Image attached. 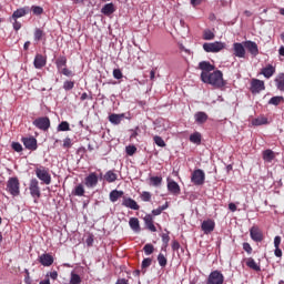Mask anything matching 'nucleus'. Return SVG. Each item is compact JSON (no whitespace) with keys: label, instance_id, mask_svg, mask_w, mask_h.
<instances>
[{"label":"nucleus","instance_id":"f257e3e1","mask_svg":"<svg viewBox=\"0 0 284 284\" xmlns=\"http://www.w3.org/2000/svg\"><path fill=\"white\" fill-rule=\"evenodd\" d=\"M201 81L203 83H209V85H213V88H224L225 80H223V72L221 70H216L213 73L202 72Z\"/></svg>","mask_w":284,"mask_h":284},{"label":"nucleus","instance_id":"f03ea898","mask_svg":"<svg viewBox=\"0 0 284 284\" xmlns=\"http://www.w3.org/2000/svg\"><path fill=\"white\" fill-rule=\"evenodd\" d=\"M37 179L42 181L44 185H50L52 183V175H50V170L45 166H39L34 170Z\"/></svg>","mask_w":284,"mask_h":284},{"label":"nucleus","instance_id":"7ed1b4c3","mask_svg":"<svg viewBox=\"0 0 284 284\" xmlns=\"http://www.w3.org/2000/svg\"><path fill=\"white\" fill-rule=\"evenodd\" d=\"M7 192L11 194V196H19L21 194L19 178H10L7 182Z\"/></svg>","mask_w":284,"mask_h":284},{"label":"nucleus","instance_id":"20e7f679","mask_svg":"<svg viewBox=\"0 0 284 284\" xmlns=\"http://www.w3.org/2000/svg\"><path fill=\"white\" fill-rule=\"evenodd\" d=\"M225 42H206L203 44L204 52H221V50H224Z\"/></svg>","mask_w":284,"mask_h":284},{"label":"nucleus","instance_id":"39448f33","mask_svg":"<svg viewBox=\"0 0 284 284\" xmlns=\"http://www.w3.org/2000/svg\"><path fill=\"white\" fill-rule=\"evenodd\" d=\"M32 124L34 128H38V130H42V132H48L50 130V118L48 116H41L37 118Z\"/></svg>","mask_w":284,"mask_h":284},{"label":"nucleus","instance_id":"423d86ee","mask_svg":"<svg viewBox=\"0 0 284 284\" xmlns=\"http://www.w3.org/2000/svg\"><path fill=\"white\" fill-rule=\"evenodd\" d=\"M191 183L193 185H203L205 183V172L201 169L194 170L191 175Z\"/></svg>","mask_w":284,"mask_h":284},{"label":"nucleus","instance_id":"0eeeda50","mask_svg":"<svg viewBox=\"0 0 284 284\" xmlns=\"http://www.w3.org/2000/svg\"><path fill=\"white\" fill-rule=\"evenodd\" d=\"M29 191L32 199H41V187H39V180L37 179L30 180Z\"/></svg>","mask_w":284,"mask_h":284},{"label":"nucleus","instance_id":"6e6552de","mask_svg":"<svg viewBox=\"0 0 284 284\" xmlns=\"http://www.w3.org/2000/svg\"><path fill=\"white\" fill-rule=\"evenodd\" d=\"M225 277L220 271H213L209 275L206 284H223Z\"/></svg>","mask_w":284,"mask_h":284},{"label":"nucleus","instance_id":"1a4fd4ad","mask_svg":"<svg viewBox=\"0 0 284 284\" xmlns=\"http://www.w3.org/2000/svg\"><path fill=\"white\" fill-rule=\"evenodd\" d=\"M265 90V82L263 80L253 79L251 81V92L252 94H258Z\"/></svg>","mask_w":284,"mask_h":284},{"label":"nucleus","instance_id":"9d476101","mask_svg":"<svg viewBox=\"0 0 284 284\" xmlns=\"http://www.w3.org/2000/svg\"><path fill=\"white\" fill-rule=\"evenodd\" d=\"M84 185L85 187L92 189L97 187L99 185V176L97 173H90L85 179H84Z\"/></svg>","mask_w":284,"mask_h":284},{"label":"nucleus","instance_id":"9b49d317","mask_svg":"<svg viewBox=\"0 0 284 284\" xmlns=\"http://www.w3.org/2000/svg\"><path fill=\"white\" fill-rule=\"evenodd\" d=\"M233 54L237 59H245V45L241 42L233 43Z\"/></svg>","mask_w":284,"mask_h":284},{"label":"nucleus","instance_id":"f8f14e48","mask_svg":"<svg viewBox=\"0 0 284 284\" xmlns=\"http://www.w3.org/2000/svg\"><path fill=\"white\" fill-rule=\"evenodd\" d=\"M250 235L252 241H255V243H261L263 241V232L258 226H252L250 229Z\"/></svg>","mask_w":284,"mask_h":284},{"label":"nucleus","instance_id":"ddd939ff","mask_svg":"<svg viewBox=\"0 0 284 284\" xmlns=\"http://www.w3.org/2000/svg\"><path fill=\"white\" fill-rule=\"evenodd\" d=\"M26 14H30V7H22L17 9L9 18V21L12 22V20L21 19V17H26Z\"/></svg>","mask_w":284,"mask_h":284},{"label":"nucleus","instance_id":"4468645a","mask_svg":"<svg viewBox=\"0 0 284 284\" xmlns=\"http://www.w3.org/2000/svg\"><path fill=\"white\" fill-rule=\"evenodd\" d=\"M201 227L204 234H212V231L216 227V223L213 220H204Z\"/></svg>","mask_w":284,"mask_h":284},{"label":"nucleus","instance_id":"2eb2a0df","mask_svg":"<svg viewBox=\"0 0 284 284\" xmlns=\"http://www.w3.org/2000/svg\"><path fill=\"white\" fill-rule=\"evenodd\" d=\"M244 48L252 54V57H258V44L254 41H245Z\"/></svg>","mask_w":284,"mask_h":284},{"label":"nucleus","instance_id":"dca6fc26","mask_svg":"<svg viewBox=\"0 0 284 284\" xmlns=\"http://www.w3.org/2000/svg\"><path fill=\"white\" fill-rule=\"evenodd\" d=\"M22 143L27 150L34 151L37 150V140L33 136L22 138Z\"/></svg>","mask_w":284,"mask_h":284},{"label":"nucleus","instance_id":"f3484780","mask_svg":"<svg viewBox=\"0 0 284 284\" xmlns=\"http://www.w3.org/2000/svg\"><path fill=\"white\" fill-rule=\"evenodd\" d=\"M123 207H129V210H140L139 203H136L132 197H123L122 201Z\"/></svg>","mask_w":284,"mask_h":284},{"label":"nucleus","instance_id":"a211bd4d","mask_svg":"<svg viewBox=\"0 0 284 284\" xmlns=\"http://www.w3.org/2000/svg\"><path fill=\"white\" fill-rule=\"evenodd\" d=\"M39 262L41 263V265H43V267H50V265L54 263V257H52V255L48 253H44L39 256Z\"/></svg>","mask_w":284,"mask_h":284},{"label":"nucleus","instance_id":"6ab92c4d","mask_svg":"<svg viewBox=\"0 0 284 284\" xmlns=\"http://www.w3.org/2000/svg\"><path fill=\"white\" fill-rule=\"evenodd\" d=\"M45 57L41 55V54H37L33 61V65L36 70H41V68H45Z\"/></svg>","mask_w":284,"mask_h":284},{"label":"nucleus","instance_id":"aec40b11","mask_svg":"<svg viewBox=\"0 0 284 284\" xmlns=\"http://www.w3.org/2000/svg\"><path fill=\"white\" fill-rule=\"evenodd\" d=\"M114 12H116V8L112 2L104 4L101 9V13L104 14V17H110V14H114Z\"/></svg>","mask_w":284,"mask_h":284},{"label":"nucleus","instance_id":"412c9836","mask_svg":"<svg viewBox=\"0 0 284 284\" xmlns=\"http://www.w3.org/2000/svg\"><path fill=\"white\" fill-rule=\"evenodd\" d=\"M123 119H125V113H122V114L112 113L109 115V121L110 123H112V125L121 124V121H123Z\"/></svg>","mask_w":284,"mask_h":284},{"label":"nucleus","instance_id":"4be33fe9","mask_svg":"<svg viewBox=\"0 0 284 284\" xmlns=\"http://www.w3.org/2000/svg\"><path fill=\"white\" fill-rule=\"evenodd\" d=\"M276 72V68L272 64H267L265 68L262 69V74L265 77V79H272L274 77V73Z\"/></svg>","mask_w":284,"mask_h":284},{"label":"nucleus","instance_id":"5701e85b","mask_svg":"<svg viewBox=\"0 0 284 284\" xmlns=\"http://www.w3.org/2000/svg\"><path fill=\"white\" fill-rule=\"evenodd\" d=\"M168 190L169 192H171V194H181V186H179V183H176L175 181L168 182Z\"/></svg>","mask_w":284,"mask_h":284},{"label":"nucleus","instance_id":"b1692460","mask_svg":"<svg viewBox=\"0 0 284 284\" xmlns=\"http://www.w3.org/2000/svg\"><path fill=\"white\" fill-rule=\"evenodd\" d=\"M55 65H57L58 72H61V70H63V68H68V58H65L64 55H60L55 60Z\"/></svg>","mask_w":284,"mask_h":284},{"label":"nucleus","instance_id":"393cba45","mask_svg":"<svg viewBox=\"0 0 284 284\" xmlns=\"http://www.w3.org/2000/svg\"><path fill=\"white\" fill-rule=\"evenodd\" d=\"M199 69L202 70V72H206V74H210V72L214 70V64L207 61H202L199 63Z\"/></svg>","mask_w":284,"mask_h":284},{"label":"nucleus","instance_id":"a878e982","mask_svg":"<svg viewBox=\"0 0 284 284\" xmlns=\"http://www.w3.org/2000/svg\"><path fill=\"white\" fill-rule=\"evenodd\" d=\"M144 223L150 232H156V226H154V220L151 214L144 216Z\"/></svg>","mask_w":284,"mask_h":284},{"label":"nucleus","instance_id":"bb28decb","mask_svg":"<svg viewBox=\"0 0 284 284\" xmlns=\"http://www.w3.org/2000/svg\"><path fill=\"white\" fill-rule=\"evenodd\" d=\"M274 159H276V154L274 153V151L270 149L263 151V161H265V163H272Z\"/></svg>","mask_w":284,"mask_h":284},{"label":"nucleus","instance_id":"cd10ccee","mask_svg":"<svg viewBox=\"0 0 284 284\" xmlns=\"http://www.w3.org/2000/svg\"><path fill=\"white\" fill-rule=\"evenodd\" d=\"M194 118H195V122L199 123L200 125H203V123H205L209 119L207 113L203 111L195 113Z\"/></svg>","mask_w":284,"mask_h":284},{"label":"nucleus","instance_id":"c85d7f7f","mask_svg":"<svg viewBox=\"0 0 284 284\" xmlns=\"http://www.w3.org/2000/svg\"><path fill=\"white\" fill-rule=\"evenodd\" d=\"M121 196H123V191L113 190L110 192L109 199L111 203H116Z\"/></svg>","mask_w":284,"mask_h":284},{"label":"nucleus","instance_id":"c756f323","mask_svg":"<svg viewBox=\"0 0 284 284\" xmlns=\"http://www.w3.org/2000/svg\"><path fill=\"white\" fill-rule=\"evenodd\" d=\"M275 85H276L277 90H280V92H284V73H280L275 78Z\"/></svg>","mask_w":284,"mask_h":284},{"label":"nucleus","instance_id":"7c9ffc66","mask_svg":"<svg viewBox=\"0 0 284 284\" xmlns=\"http://www.w3.org/2000/svg\"><path fill=\"white\" fill-rule=\"evenodd\" d=\"M129 225L133 232H141V224L139 223V220L136 217H131L129 220Z\"/></svg>","mask_w":284,"mask_h":284},{"label":"nucleus","instance_id":"2f4dec72","mask_svg":"<svg viewBox=\"0 0 284 284\" xmlns=\"http://www.w3.org/2000/svg\"><path fill=\"white\" fill-rule=\"evenodd\" d=\"M246 265L250 267V270H254V272H261V265L256 264V261H254L252 257L246 260Z\"/></svg>","mask_w":284,"mask_h":284},{"label":"nucleus","instance_id":"473e14b6","mask_svg":"<svg viewBox=\"0 0 284 284\" xmlns=\"http://www.w3.org/2000/svg\"><path fill=\"white\" fill-rule=\"evenodd\" d=\"M73 196H85V187H83V184H78L73 191H72Z\"/></svg>","mask_w":284,"mask_h":284},{"label":"nucleus","instance_id":"72a5a7b5","mask_svg":"<svg viewBox=\"0 0 284 284\" xmlns=\"http://www.w3.org/2000/svg\"><path fill=\"white\" fill-rule=\"evenodd\" d=\"M163 183L162 176H151L150 178V185L153 187H159Z\"/></svg>","mask_w":284,"mask_h":284},{"label":"nucleus","instance_id":"f704fd0d","mask_svg":"<svg viewBox=\"0 0 284 284\" xmlns=\"http://www.w3.org/2000/svg\"><path fill=\"white\" fill-rule=\"evenodd\" d=\"M104 179L108 183H114V181H116L118 176H116V173H114V171H108L104 174Z\"/></svg>","mask_w":284,"mask_h":284},{"label":"nucleus","instance_id":"c9c22d12","mask_svg":"<svg viewBox=\"0 0 284 284\" xmlns=\"http://www.w3.org/2000/svg\"><path fill=\"white\" fill-rule=\"evenodd\" d=\"M283 101H284L283 95H276L268 100V105H281Z\"/></svg>","mask_w":284,"mask_h":284},{"label":"nucleus","instance_id":"e433bc0d","mask_svg":"<svg viewBox=\"0 0 284 284\" xmlns=\"http://www.w3.org/2000/svg\"><path fill=\"white\" fill-rule=\"evenodd\" d=\"M57 130L58 132H70V123L68 121H62Z\"/></svg>","mask_w":284,"mask_h":284},{"label":"nucleus","instance_id":"4c0bfd02","mask_svg":"<svg viewBox=\"0 0 284 284\" xmlns=\"http://www.w3.org/2000/svg\"><path fill=\"white\" fill-rule=\"evenodd\" d=\"M191 143H195V145H201V133L194 132L190 135Z\"/></svg>","mask_w":284,"mask_h":284},{"label":"nucleus","instance_id":"58836bf2","mask_svg":"<svg viewBox=\"0 0 284 284\" xmlns=\"http://www.w3.org/2000/svg\"><path fill=\"white\" fill-rule=\"evenodd\" d=\"M215 34L214 32H212V30L210 29H205L203 31V39L204 41H212L214 39Z\"/></svg>","mask_w":284,"mask_h":284},{"label":"nucleus","instance_id":"ea45409f","mask_svg":"<svg viewBox=\"0 0 284 284\" xmlns=\"http://www.w3.org/2000/svg\"><path fill=\"white\" fill-rule=\"evenodd\" d=\"M150 265H152V258L146 257V258H144V260L142 261V265H141V267H142V274H145V272H146L148 267H150Z\"/></svg>","mask_w":284,"mask_h":284},{"label":"nucleus","instance_id":"a19ab883","mask_svg":"<svg viewBox=\"0 0 284 284\" xmlns=\"http://www.w3.org/2000/svg\"><path fill=\"white\" fill-rule=\"evenodd\" d=\"M141 201H143L144 203H149V201H152V193L148 192V191H143L140 195Z\"/></svg>","mask_w":284,"mask_h":284},{"label":"nucleus","instance_id":"79ce46f5","mask_svg":"<svg viewBox=\"0 0 284 284\" xmlns=\"http://www.w3.org/2000/svg\"><path fill=\"white\" fill-rule=\"evenodd\" d=\"M158 262L160 267H165V265H168V257H165V255L163 253H160L158 255Z\"/></svg>","mask_w":284,"mask_h":284},{"label":"nucleus","instance_id":"37998d69","mask_svg":"<svg viewBox=\"0 0 284 284\" xmlns=\"http://www.w3.org/2000/svg\"><path fill=\"white\" fill-rule=\"evenodd\" d=\"M143 252L146 256H150V254H154V245H152L151 243L145 244L143 247Z\"/></svg>","mask_w":284,"mask_h":284},{"label":"nucleus","instance_id":"c03bdc74","mask_svg":"<svg viewBox=\"0 0 284 284\" xmlns=\"http://www.w3.org/2000/svg\"><path fill=\"white\" fill-rule=\"evenodd\" d=\"M45 37V32L43 30L37 28L34 31V41H41Z\"/></svg>","mask_w":284,"mask_h":284},{"label":"nucleus","instance_id":"a18cd8bd","mask_svg":"<svg viewBox=\"0 0 284 284\" xmlns=\"http://www.w3.org/2000/svg\"><path fill=\"white\" fill-rule=\"evenodd\" d=\"M30 12L36 14V17H39V16L43 14V9L41 7H39V6H32L30 8Z\"/></svg>","mask_w":284,"mask_h":284},{"label":"nucleus","instance_id":"49530a36","mask_svg":"<svg viewBox=\"0 0 284 284\" xmlns=\"http://www.w3.org/2000/svg\"><path fill=\"white\" fill-rule=\"evenodd\" d=\"M70 284H81V276L77 273H71Z\"/></svg>","mask_w":284,"mask_h":284},{"label":"nucleus","instance_id":"de8ad7c7","mask_svg":"<svg viewBox=\"0 0 284 284\" xmlns=\"http://www.w3.org/2000/svg\"><path fill=\"white\" fill-rule=\"evenodd\" d=\"M153 141H154L155 145H158L159 148H165V141L163 140V138L155 135L153 138Z\"/></svg>","mask_w":284,"mask_h":284},{"label":"nucleus","instance_id":"09e8293b","mask_svg":"<svg viewBox=\"0 0 284 284\" xmlns=\"http://www.w3.org/2000/svg\"><path fill=\"white\" fill-rule=\"evenodd\" d=\"M73 89H74V81H70V80L64 81L63 90H65V92H70V90H73Z\"/></svg>","mask_w":284,"mask_h":284},{"label":"nucleus","instance_id":"8fccbe9b","mask_svg":"<svg viewBox=\"0 0 284 284\" xmlns=\"http://www.w3.org/2000/svg\"><path fill=\"white\" fill-rule=\"evenodd\" d=\"M125 152L129 156H134V154H136V146L128 145L125 146Z\"/></svg>","mask_w":284,"mask_h":284},{"label":"nucleus","instance_id":"3c124183","mask_svg":"<svg viewBox=\"0 0 284 284\" xmlns=\"http://www.w3.org/2000/svg\"><path fill=\"white\" fill-rule=\"evenodd\" d=\"M253 125H267V118H257L253 121Z\"/></svg>","mask_w":284,"mask_h":284},{"label":"nucleus","instance_id":"603ef678","mask_svg":"<svg viewBox=\"0 0 284 284\" xmlns=\"http://www.w3.org/2000/svg\"><path fill=\"white\" fill-rule=\"evenodd\" d=\"M60 74H63L64 77H74V72L68 67H64L61 71H59Z\"/></svg>","mask_w":284,"mask_h":284},{"label":"nucleus","instance_id":"864d4df0","mask_svg":"<svg viewBox=\"0 0 284 284\" xmlns=\"http://www.w3.org/2000/svg\"><path fill=\"white\" fill-rule=\"evenodd\" d=\"M11 148L14 150V152H23V145H21L19 142H12Z\"/></svg>","mask_w":284,"mask_h":284},{"label":"nucleus","instance_id":"5fc2aeb1","mask_svg":"<svg viewBox=\"0 0 284 284\" xmlns=\"http://www.w3.org/2000/svg\"><path fill=\"white\" fill-rule=\"evenodd\" d=\"M62 148H63L64 150H70V148H72V139L65 138V139L63 140Z\"/></svg>","mask_w":284,"mask_h":284},{"label":"nucleus","instance_id":"6e6d98bb","mask_svg":"<svg viewBox=\"0 0 284 284\" xmlns=\"http://www.w3.org/2000/svg\"><path fill=\"white\" fill-rule=\"evenodd\" d=\"M162 242H163L164 247H168V244L170 243V234L163 233L162 234Z\"/></svg>","mask_w":284,"mask_h":284},{"label":"nucleus","instance_id":"4d7b16f0","mask_svg":"<svg viewBox=\"0 0 284 284\" xmlns=\"http://www.w3.org/2000/svg\"><path fill=\"white\" fill-rule=\"evenodd\" d=\"M113 77L118 80L123 79V72L121 71V69H114Z\"/></svg>","mask_w":284,"mask_h":284},{"label":"nucleus","instance_id":"13d9d810","mask_svg":"<svg viewBox=\"0 0 284 284\" xmlns=\"http://www.w3.org/2000/svg\"><path fill=\"white\" fill-rule=\"evenodd\" d=\"M243 250H244V252H246L247 254H252V245H250V243L244 242V243H243Z\"/></svg>","mask_w":284,"mask_h":284},{"label":"nucleus","instance_id":"bf43d9fd","mask_svg":"<svg viewBox=\"0 0 284 284\" xmlns=\"http://www.w3.org/2000/svg\"><path fill=\"white\" fill-rule=\"evenodd\" d=\"M12 26H13V30H16V32H19V30H21V22L16 20H12Z\"/></svg>","mask_w":284,"mask_h":284},{"label":"nucleus","instance_id":"052dcab7","mask_svg":"<svg viewBox=\"0 0 284 284\" xmlns=\"http://www.w3.org/2000/svg\"><path fill=\"white\" fill-rule=\"evenodd\" d=\"M172 250L173 252H179V250H181V244L179 243V241H173Z\"/></svg>","mask_w":284,"mask_h":284},{"label":"nucleus","instance_id":"680f3d73","mask_svg":"<svg viewBox=\"0 0 284 284\" xmlns=\"http://www.w3.org/2000/svg\"><path fill=\"white\" fill-rule=\"evenodd\" d=\"M274 254L277 258H281V256H283V251L280 246L275 247Z\"/></svg>","mask_w":284,"mask_h":284},{"label":"nucleus","instance_id":"e2e57ef3","mask_svg":"<svg viewBox=\"0 0 284 284\" xmlns=\"http://www.w3.org/2000/svg\"><path fill=\"white\" fill-rule=\"evenodd\" d=\"M274 247H281V236L274 237Z\"/></svg>","mask_w":284,"mask_h":284},{"label":"nucleus","instance_id":"0e129e2a","mask_svg":"<svg viewBox=\"0 0 284 284\" xmlns=\"http://www.w3.org/2000/svg\"><path fill=\"white\" fill-rule=\"evenodd\" d=\"M49 276L53 281H57V278H59V273L57 271H53V272L49 273Z\"/></svg>","mask_w":284,"mask_h":284},{"label":"nucleus","instance_id":"69168bd1","mask_svg":"<svg viewBox=\"0 0 284 284\" xmlns=\"http://www.w3.org/2000/svg\"><path fill=\"white\" fill-rule=\"evenodd\" d=\"M162 210H161V207L159 206L158 209H154L153 211H152V214L154 215V216H159V215H161L162 214Z\"/></svg>","mask_w":284,"mask_h":284},{"label":"nucleus","instance_id":"338daca9","mask_svg":"<svg viewBox=\"0 0 284 284\" xmlns=\"http://www.w3.org/2000/svg\"><path fill=\"white\" fill-rule=\"evenodd\" d=\"M229 210H230L231 212H236V204L230 203V204H229Z\"/></svg>","mask_w":284,"mask_h":284},{"label":"nucleus","instance_id":"774afa93","mask_svg":"<svg viewBox=\"0 0 284 284\" xmlns=\"http://www.w3.org/2000/svg\"><path fill=\"white\" fill-rule=\"evenodd\" d=\"M115 284H128V280L119 278Z\"/></svg>","mask_w":284,"mask_h":284}]
</instances>
